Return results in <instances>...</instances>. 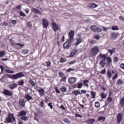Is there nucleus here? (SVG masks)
Returning a JSON list of instances; mask_svg holds the SVG:
<instances>
[{
  "label": "nucleus",
  "mask_w": 124,
  "mask_h": 124,
  "mask_svg": "<svg viewBox=\"0 0 124 124\" xmlns=\"http://www.w3.org/2000/svg\"><path fill=\"white\" fill-rule=\"evenodd\" d=\"M6 75L8 78H11L14 79H16L18 78H21L24 76V75L22 72H20L17 73L15 74L12 75L6 74Z\"/></svg>",
  "instance_id": "f257e3e1"
},
{
  "label": "nucleus",
  "mask_w": 124,
  "mask_h": 124,
  "mask_svg": "<svg viewBox=\"0 0 124 124\" xmlns=\"http://www.w3.org/2000/svg\"><path fill=\"white\" fill-rule=\"evenodd\" d=\"M89 52L91 56L94 57L99 52V48L97 46H95L90 50Z\"/></svg>",
  "instance_id": "f03ea898"
},
{
  "label": "nucleus",
  "mask_w": 124,
  "mask_h": 124,
  "mask_svg": "<svg viewBox=\"0 0 124 124\" xmlns=\"http://www.w3.org/2000/svg\"><path fill=\"white\" fill-rule=\"evenodd\" d=\"M27 112L25 110H22L18 113L17 116H21L20 119L24 121L26 120L28 118V117L25 116L27 114Z\"/></svg>",
  "instance_id": "7ed1b4c3"
},
{
  "label": "nucleus",
  "mask_w": 124,
  "mask_h": 124,
  "mask_svg": "<svg viewBox=\"0 0 124 124\" xmlns=\"http://www.w3.org/2000/svg\"><path fill=\"white\" fill-rule=\"evenodd\" d=\"M6 120L8 123H12V121L16 122L15 117L14 116V115L12 113L8 114V116L6 118Z\"/></svg>",
  "instance_id": "20e7f679"
},
{
  "label": "nucleus",
  "mask_w": 124,
  "mask_h": 124,
  "mask_svg": "<svg viewBox=\"0 0 124 124\" xmlns=\"http://www.w3.org/2000/svg\"><path fill=\"white\" fill-rule=\"evenodd\" d=\"M59 77L61 78L60 82H66L67 77L66 74L62 72L58 73Z\"/></svg>",
  "instance_id": "39448f33"
},
{
  "label": "nucleus",
  "mask_w": 124,
  "mask_h": 124,
  "mask_svg": "<svg viewBox=\"0 0 124 124\" xmlns=\"http://www.w3.org/2000/svg\"><path fill=\"white\" fill-rule=\"evenodd\" d=\"M83 35L80 33H78L76 37V42H75V46H77L82 41V39L83 37H82Z\"/></svg>",
  "instance_id": "423d86ee"
},
{
  "label": "nucleus",
  "mask_w": 124,
  "mask_h": 124,
  "mask_svg": "<svg viewBox=\"0 0 124 124\" xmlns=\"http://www.w3.org/2000/svg\"><path fill=\"white\" fill-rule=\"evenodd\" d=\"M92 30L94 32H99L102 31L101 29L96 26H92L90 27Z\"/></svg>",
  "instance_id": "0eeeda50"
},
{
  "label": "nucleus",
  "mask_w": 124,
  "mask_h": 124,
  "mask_svg": "<svg viewBox=\"0 0 124 124\" xmlns=\"http://www.w3.org/2000/svg\"><path fill=\"white\" fill-rule=\"evenodd\" d=\"M119 35V34L118 32L115 33L113 32L111 33L110 34V37L111 39L114 40L118 37Z\"/></svg>",
  "instance_id": "6e6552de"
},
{
  "label": "nucleus",
  "mask_w": 124,
  "mask_h": 124,
  "mask_svg": "<svg viewBox=\"0 0 124 124\" xmlns=\"http://www.w3.org/2000/svg\"><path fill=\"white\" fill-rule=\"evenodd\" d=\"M3 93L4 94L7 96H11L13 95L12 92L6 89L3 90Z\"/></svg>",
  "instance_id": "1a4fd4ad"
},
{
  "label": "nucleus",
  "mask_w": 124,
  "mask_h": 124,
  "mask_svg": "<svg viewBox=\"0 0 124 124\" xmlns=\"http://www.w3.org/2000/svg\"><path fill=\"white\" fill-rule=\"evenodd\" d=\"M74 32L72 30H71L69 33V39L68 41L69 42H71L73 40L74 38Z\"/></svg>",
  "instance_id": "9d476101"
},
{
  "label": "nucleus",
  "mask_w": 124,
  "mask_h": 124,
  "mask_svg": "<svg viewBox=\"0 0 124 124\" xmlns=\"http://www.w3.org/2000/svg\"><path fill=\"white\" fill-rule=\"evenodd\" d=\"M49 24V22L46 18H44L43 19L42 25L44 28H46Z\"/></svg>",
  "instance_id": "9b49d317"
},
{
  "label": "nucleus",
  "mask_w": 124,
  "mask_h": 124,
  "mask_svg": "<svg viewBox=\"0 0 124 124\" xmlns=\"http://www.w3.org/2000/svg\"><path fill=\"white\" fill-rule=\"evenodd\" d=\"M123 118L122 114L120 113H119L117 116V122L119 124L120 123Z\"/></svg>",
  "instance_id": "f8f14e48"
},
{
  "label": "nucleus",
  "mask_w": 124,
  "mask_h": 124,
  "mask_svg": "<svg viewBox=\"0 0 124 124\" xmlns=\"http://www.w3.org/2000/svg\"><path fill=\"white\" fill-rule=\"evenodd\" d=\"M52 25L53 29L55 32L59 30V27L55 23L53 22L52 23Z\"/></svg>",
  "instance_id": "ddd939ff"
},
{
  "label": "nucleus",
  "mask_w": 124,
  "mask_h": 124,
  "mask_svg": "<svg viewBox=\"0 0 124 124\" xmlns=\"http://www.w3.org/2000/svg\"><path fill=\"white\" fill-rule=\"evenodd\" d=\"M76 80V78L75 77L70 78L68 79V82L69 84H72L75 82Z\"/></svg>",
  "instance_id": "4468645a"
},
{
  "label": "nucleus",
  "mask_w": 124,
  "mask_h": 124,
  "mask_svg": "<svg viewBox=\"0 0 124 124\" xmlns=\"http://www.w3.org/2000/svg\"><path fill=\"white\" fill-rule=\"evenodd\" d=\"M19 104L22 107H25V102L24 99H20L19 100Z\"/></svg>",
  "instance_id": "2eb2a0df"
},
{
  "label": "nucleus",
  "mask_w": 124,
  "mask_h": 124,
  "mask_svg": "<svg viewBox=\"0 0 124 124\" xmlns=\"http://www.w3.org/2000/svg\"><path fill=\"white\" fill-rule=\"evenodd\" d=\"M44 102H45L44 100H42L39 102V105L40 107L45 109L46 107V105H45Z\"/></svg>",
  "instance_id": "dca6fc26"
},
{
  "label": "nucleus",
  "mask_w": 124,
  "mask_h": 124,
  "mask_svg": "<svg viewBox=\"0 0 124 124\" xmlns=\"http://www.w3.org/2000/svg\"><path fill=\"white\" fill-rule=\"evenodd\" d=\"M78 49H73L69 56V57H70L73 56L78 52Z\"/></svg>",
  "instance_id": "f3484780"
},
{
  "label": "nucleus",
  "mask_w": 124,
  "mask_h": 124,
  "mask_svg": "<svg viewBox=\"0 0 124 124\" xmlns=\"http://www.w3.org/2000/svg\"><path fill=\"white\" fill-rule=\"evenodd\" d=\"M71 46V43L69 42L68 43L67 42H65L64 43L63 45V47L65 48L68 49L69 48L70 46Z\"/></svg>",
  "instance_id": "a211bd4d"
},
{
  "label": "nucleus",
  "mask_w": 124,
  "mask_h": 124,
  "mask_svg": "<svg viewBox=\"0 0 124 124\" xmlns=\"http://www.w3.org/2000/svg\"><path fill=\"white\" fill-rule=\"evenodd\" d=\"M17 85V84L15 83H13L9 84L8 85V86L10 89H13L16 87Z\"/></svg>",
  "instance_id": "6ab92c4d"
},
{
  "label": "nucleus",
  "mask_w": 124,
  "mask_h": 124,
  "mask_svg": "<svg viewBox=\"0 0 124 124\" xmlns=\"http://www.w3.org/2000/svg\"><path fill=\"white\" fill-rule=\"evenodd\" d=\"M38 91L39 92V94L40 96H43L45 94V91L43 88H41L38 90Z\"/></svg>",
  "instance_id": "aec40b11"
},
{
  "label": "nucleus",
  "mask_w": 124,
  "mask_h": 124,
  "mask_svg": "<svg viewBox=\"0 0 124 124\" xmlns=\"http://www.w3.org/2000/svg\"><path fill=\"white\" fill-rule=\"evenodd\" d=\"M67 86L66 85H64L62 86L60 88V90L62 92H66L67 91Z\"/></svg>",
  "instance_id": "412c9836"
},
{
  "label": "nucleus",
  "mask_w": 124,
  "mask_h": 124,
  "mask_svg": "<svg viewBox=\"0 0 124 124\" xmlns=\"http://www.w3.org/2000/svg\"><path fill=\"white\" fill-rule=\"evenodd\" d=\"M105 60H101L99 62V64L101 67L104 68L106 64L105 63Z\"/></svg>",
  "instance_id": "4be33fe9"
},
{
  "label": "nucleus",
  "mask_w": 124,
  "mask_h": 124,
  "mask_svg": "<svg viewBox=\"0 0 124 124\" xmlns=\"http://www.w3.org/2000/svg\"><path fill=\"white\" fill-rule=\"evenodd\" d=\"M9 42L10 44L13 46H16L17 42L13 40L12 39H9Z\"/></svg>",
  "instance_id": "5701e85b"
},
{
  "label": "nucleus",
  "mask_w": 124,
  "mask_h": 124,
  "mask_svg": "<svg viewBox=\"0 0 124 124\" xmlns=\"http://www.w3.org/2000/svg\"><path fill=\"white\" fill-rule=\"evenodd\" d=\"M24 97L28 101H29L30 100L32 99V97L30 96L28 94H26L25 95V96H24Z\"/></svg>",
  "instance_id": "b1692460"
},
{
  "label": "nucleus",
  "mask_w": 124,
  "mask_h": 124,
  "mask_svg": "<svg viewBox=\"0 0 124 124\" xmlns=\"http://www.w3.org/2000/svg\"><path fill=\"white\" fill-rule=\"evenodd\" d=\"M124 83L123 81L121 79H118L117 82L116 83V84L118 85H120L124 84Z\"/></svg>",
  "instance_id": "393cba45"
},
{
  "label": "nucleus",
  "mask_w": 124,
  "mask_h": 124,
  "mask_svg": "<svg viewBox=\"0 0 124 124\" xmlns=\"http://www.w3.org/2000/svg\"><path fill=\"white\" fill-rule=\"evenodd\" d=\"M120 104L122 107H124V98H122L120 101Z\"/></svg>",
  "instance_id": "a878e982"
},
{
  "label": "nucleus",
  "mask_w": 124,
  "mask_h": 124,
  "mask_svg": "<svg viewBox=\"0 0 124 124\" xmlns=\"http://www.w3.org/2000/svg\"><path fill=\"white\" fill-rule=\"evenodd\" d=\"M95 121V120L94 119H89L86 121V122L89 124H92Z\"/></svg>",
  "instance_id": "bb28decb"
},
{
  "label": "nucleus",
  "mask_w": 124,
  "mask_h": 124,
  "mask_svg": "<svg viewBox=\"0 0 124 124\" xmlns=\"http://www.w3.org/2000/svg\"><path fill=\"white\" fill-rule=\"evenodd\" d=\"M45 97V99L44 100V101L47 104L48 103L50 102V98L48 96H44Z\"/></svg>",
  "instance_id": "cd10ccee"
},
{
  "label": "nucleus",
  "mask_w": 124,
  "mask_h": 124,
  "mask_svg": "<svg viewBox=\"0 0 124 124\" xmlns=\"http://www.w3.org/2000/svg\"><path fill=\"white\" fill-rule=\"evenodd\" d=\"M107 71V74L108 75L107 78H110L112 77V75L111 71L110 69H108Z\"/></svg>",
  "instance_id": "c85d7f7f"
},
{
  "label": "nucleus",
  "mask_w": 124,
  "mask_h": 124,
  "mask_svg": "<svg viewBox=\"0 0 124 124\" xmlns=\"http://www.w3.org/2000/svg\"><path fill=\"white\" fill-rule=\"evenodd\" d=\"M89 80H85L82 81L83 85L85 86H86L87 87H89L88 84L87 83H89Z\"/></svg>",
  "instance_id": "c756f323"
},
{
  "label": "nucleus",
  "mask_w": 124,
  "mask_h": 124,
  "mask_svg": "<svg viewBox=\"0 0 124 124\" xmlns=\"http://www.w3.org/2000/svg\"><path fill=\"white\" fill-rule=\"evenodd\" d=\"M105 118L104 116H101L98 118V121H100V122H104L105 120Z\"/></svg>",
  "instance_id": "7c9ffc66"
},
{
  "label": "nucleus",
  "mask_w": 124,
  "mask_h": 124,
  "mask_svg": "<svg viewBox=\"0 0 124 124\" xmlns=\"http://www.w3.org/2000/svg\"><path fill=\"white\" fill-rule=\"evenodd\" d=\"M106 54H100L99 56L100 57L103 58V59H102L101 60H103L105 61L106 58L107 57V56Z\"/></svg>",
  "instance_id": "2f4dec72"
},
{
  "label": "nucleus",
  "mask_w": 124,
  "mask_h": 124,
  "mask_svg": "<svg viewBox=\"0 0 124 124\" xmlns=\"http://www.w3.org/2000/svg\"><path fill=\"white\" fill-rule=\"evenodd\" d=\"M89 6L91 8H94L96 7L98 5L94 3H91L89 4Z\"/></svg>",
  "instance_id": "473e14b6"
},
{
  "label": "nucleus",
  "mask_w": 124,
  "mask_h": 124,
  "mask_svg": "<svg viewBox=\"0 0 124 124\" xmlns=\"http://www.w3.org/2000/svg\"><path fill=\"white\" fill-rule=\"evenodd\" d=\"M90 92V93L91 94V97L92 98H94L96 96V92L93 91H91Z\"/></svg>",
  "instance_id": "72a5a7b5"
},
{
  "label": "nucleus",
  "mask_w": 124,
  "mask_h": 124,
  "mask_svg": "<svg viewBox=\"0 0 124 124\" xmlns=\"http://www.w3.org/2000/svg\"><path fill=\"white\" fill-rule=\"evenodd\" d=\"M115 48H113L112 49H108V50L110 54L112 55L113 53H115Z\"/></svg>",
  "instance_id": "f704fd0d"
},
{
  "label": "nucleus",
  "mask_w": 124,
  "mask_h": 124,
  "mask_svg": "<svg viewBox=\"0 0 124 124\" xmlns=\"http://www.w3.org/2000/svg\"><path fill=\"white\" fill-rule=\"evenodd\" d=\"M106 61L108 62H109V63L112 64V60L111 58L109 57H107L106 58Z\"/></svg>",
  "instance_id": "c9c22d12"
},
{
  "label": "nucleus",
  "mask_w": 124,
  "mask_h": 124,
  "mask_svg": "<svg viewBox=\"0 0 124 124\" xmlns=\"http://www.w3.org/2000/svg\"><path fill=\"white\" fill-rule=\"evenodd\" d=\"M80 91V90H78V91H74L72 92V93L74 94L75 95L77 96L78 94H81V93L78 91Z\"/></svg>",
  "instance_id": "e433bc0d"
},
{
  "label": "nucleus",
  "mask_w": 124,
  "mask_h": 124,
  "mask_svg": "<svg viewBox=\"0 0 124 124\" xmlns=\"http://www.w3.org/2000/svg\"><path fill=\"white\" fill-rule=\"evenodd\" d=\"M62 120L64 122L68 124H70L71 123V121L70 120H69L68 119L66 118L63 119Z\"/></svg>",
  "instance_id": "4c0bfd02"
},
{
  "label": "nucleus",
  "mask_w": 124,
  "mask_h": 124,
  "mask_svg": "<svg viewBox=\"0 0 124 124\" xmlns=\"http://www.w3.org/2000/svg\"><path fill=\"white\" fill-rule=\"evenodd\" d=\"M24 83L23 80H22L19 81H18L17 82V85H19L23 86Z\"/></svg>",
  "instance_id": "58836bf2"
},
{
  "label": "nucleus",
  "mask_w": 124,
  "mask_h": 124,
  "mask_svg": "<svg viewBox=\"0 0 124 124\" xmlns=\"http://www.w3.org/2000/svg\"><path fill=\"white\" fill-rule=\"evenodd\" d=\"M95 107L96 108H99L100 106V103L98 101H96L95 103Z\"/></svg>",
  "instance_id": "ea45409f"
},
{
  "label": "nucleus",
  "mask_w": 124,
  "mask_h": 124,
  "mask_svg": "<svg viewBox=\"0 0 124 124\" xmlns=\"http://www.w3.org/2000/svg\"><path fill=\"white\" fill-rule=\"evenodd\" d=\"M29 82L31 84V85L33 86H35L36 85L35 83L32 79L30 80L29 81Z\"/></svg>",
  "instance_id": "a19ab883"
},
{
  "label": "nucleus",
  "mask_w": 124,
  "mask_h": 124,
  "mask_svg": "<svg viewBox=\"0 0 124 124\" xmlns=\"http://www.w3.org/2000/svg\"><path fill=\"white\" fill-rule=\"evenodd\" d=\"M37 8H39V7L37 8V9H36L34 8H33L32 9V11L35 14H37L38 10L37 9Z\"/></svg>",
  "instance_id": "79ce46f5"
},
{
  "label": "nucleus",
  "mask_w": 124,
  "mask_h": 124,
  "mask_svg": "<svg viewBox=\"0 0 124 124\" xmlns=\"http://www.w3.org/2000/svg\"><path fill=\"white\" fill-rule=\"evenodd\" d=\"M111 29L113 30H118V27L116 25L112 26L111 27Z\"/></svg>",
  "instance_id": "37998d69"
},
{
  "label": "nucleus",
  "mask_w": 124,
  "mask_h": 124,
  "mask_svg": "<svg viewBox=\"0 0 124 124\" xmlns=\"http://www.w3.org/2000/svg\"><path fill=\"white\" fill-rule=\"evenodd\" d=\"M5 71L7 73H14V71L8 69H5Z\"/></svg>",
  "instance_id": "c03bdc74"
},
{
  "label": "nucleus",
  "mask_w": 124,
  "mask_h": 124,
  "mask_svg": "<svg viewBox=\"0 0 124 124\" xmlns=\"http://www.w3.org/2000/svg\"><path fill=\"white\" fill-rule=\"evenodd\" d=\"M47 105L50 107L51 109H52L53 107V106L52 105V103L51 102H50L49 103H47Z\"/></svg>",
  "instance_id": "a18cd8bd"
},
{
  "label": "nucleus",
  "mask_w": 124,
  "mask_h": 124,
  "mask_svg": "<svg viewBox=\"0 0 124 124\" xmlns=\"http://www.w3.org/2000/svg\"><path fill=\"white\" fill-rule=\"evenodd\" d=\"M35 116L34 118V119L38 121L39 117V115L37 114H35Z\"/></svg>",
  "instance_id": "49530a36"
},
{
  "label": "nucleus",
  "mask_w": 124,
  "mask_h": 124,
  "mask_svg": "<svg viewBox=\"0 0 124 124\" xmlns=\"http://www.w3.org/2000/svg\"><path fill=\"white\" fill-rule=\"evenodd\" d=\"M83 86V85L82 83H78L77 84V87L79 89L80 88Z\"/></svg>",
  "instance_id": "de8ad7c7"
},
{
  "label": "nucleus",
  "mask_w": 124,
  "mask_h": 124,
  "mask_svg": "<svg viewBox=\"0 0 124 124\" xmlns=\"http://www.w3.org/2000/svg\"><path fill=\"white\" fill-rule=\"evenodd\" d=\"M101 98L102 99H104L107 96L104 93H102L101 94Z\"/></svg>",
  "instance_id": "09e8293b"
},
{
  "label": "nucleus",
  "mask_w": 124,
  "mask_h": 124,
  "mask_svg": "<svg viewBox=\"0 0 124 124\" xmlns=\"http://www.w3.org/2000/svg\"><path fill=\"white\" fill-rule=\"evenodd\" d=\"M19 46L20 47H21L24 46V44L23 43H17L16 46Z\"/></svg>",
  "instance_id": "8fccbe9b"
},
{
  "label": "nucleus",
  "mask_w": 124,
  "mask_h": 124,
  "mask_svg": "<svg viewBox=\"0 0 124 124\" xmlns=\"http://www.w3.org/2000/svg\"><path fill=\"white\" fill-rule=\"evenodd\" d=\"M66 61V58L64 59L62 57L61 58L60 62L62 63L65 62Z\"/></svg>",
  "instance_id": "3c124183"
},
{
  "label": "nucleus",
  "mask_w": 124,
  "mask_h": 124,
  "mask_svg": "<svg viewBox=\"0 0 124 124\" xmlns=\"http://www.w3.org/2000/svg\"><path fill=\"white\" fill-rule=\"evenodd\" d=\"M0 24L1 25L3 26H7L8 24V23L6 22L1 23Z\"/></svg>",
  "instance_id": "603ef678"
},
{
  "label": "nucleus",
  "mask_w": 124,
  "mask_h": 124,
  "mask_svg": "<svg viewBox=\"0 0 124 124\" xmlns=\"http://www.w3.org/2000/svg\"><path fill=\"white\" fill-rule=\"evenodd\" d=\"M117 74L118 72L117 71H116V73H115V74L114 75V76L112 78V79L113 80L117 78L118 76Z\"/></svg>",
  "instance_id": "864d4df0"
},
{
  "label": "nucleus",
  "mask_w": 124,
  "mask_h": 124,
  "mask_svg": "<svg viewBox=\"0 0 124 124\" xmlns=\"http://www.w3.org/2000/svg\"><path fill=\"white\" fill-rule=\"evenodd\" d=\"M100 37L99 35L98 34L95 35L94 36V38L97 40L99 39Z\"/></svg>",
  "instance_id": "5fc2aeb1"
},
{
  "label": "nucleus",
  "mask_w": 124,
  "mask_h": 124,
  "mask_svg": "<svg viewBox=\"0 0 124 124\" xmlns=\"http://www.w3.org/2000/svg\"><path fill=\"white\" fill-rule=\"evenodd\" d=\"M5 52L4 51H0V57H2L5 54Z\"/></svg>",
  "instance_id": "6e6d98bb"
},
{
  "label": "nucleus",
  "mask_w": 124,
  "mask_h": 124,
  "mask_svg": "<svg viewBox=\"0 0 124 124\" xmlns=\"http://www.w3.org/2000/svg\"><path fill=\"white\" fill-rule=\"evenodd\" d=\"M19 15L20 16H26V15L23 13V12H18Z\"/></svg>",
  "instance_id": "4d7b16f0"
},
{
  "label": "nucleus",
  "mask_w": 124,
  "mask_h": 124,
  "mask_svg": "<svg viewBox=\"0 0 124 124\" xmlns=\"http://www.w3.org/2000/svg\"><path fill=\"white\" fill-rule=\"evenodd\" d=\"M118 60V58L116 57H115L113 59V61L114 62H116Z\"/></svg>",
  "instance_id": "13d9d810"
},
{
  "label": "nucleus",
  "mask_w": 124,
  "mask_h": 124,
  "mask_svg": "<svg viewBox=\"0 0 124 124\" xmlns=\"http://www.w3.org/2000/svg\"><path fill=\"white\" fill-rule=\"evenodd\" d=\"M76 60H74L73 61H71L69 62L68 64L69 65H71L73 64H74V63L76 62Z\"/></svg>",
  "instance_id": "bf43d9fd"
},
{
  "label": "nucleus",
  "mask_w": 124,
  "mask_h": 124,
  "mask_svg": "<svg viewBox=\"0 0 124 124\" xmlns=\"http://www.w3.org/2000/svg\"><path fill=\"white\" fill-rule=\"evenodd\" d=\"M23 52L25 54H27L28 53V50L27 49H24L23 50Z\"/></svg>",
  "instance_id": "052dcab7"
},
{
  "label": "nucleus",
  "mask_w": 124,
  "mask_h": 124,
  "mask_svg": "<svg viewBox=\"0 0 124 124\" xmlns=\"http://www.w3.org/2000/svg\"><path fill=\"white\" fill-rule=\"evenodd\" d=\"M106 70L105 69H103L100 72V73L102 74H104L106 72Z\"/></svg>",
  "instance_id": "680f3d73"
},
{
  "label": "nucleus",
  "mask_w": 124,
  "mask_h": 124,
  "mask_svg": "<svg viewBox=\"0 0 124 124\" xmlns=\"http://www.w3.org/2000/svg\"><path fill=\"white\" fill-rule=\"evenodd\" d=\"M96 42V41L95 40H90V43L91 44H93Z\"/></svg>",
  "instance_id": "e2e57ef3"
},
{
  "label": "nucleus",
  "mask_w": 124,
  "mask_h": 124,
  "mask_svg": "<svg viewBox=\"0 0 124 124\" xmlns=\"http://www.w3.org/2000/svg\"><path fill=\"white\" fill-rule=\"evenodd\" d=\"M107 100L109 103L112 101V98L110 97H108L107 98Z\"/></svg>",
  "instance_id": "0e129e2a"
},
{
  "label": "nucleus",
  "mask_w": 124,
  "mask_h": 124,
  "mask_svg": "<svg viewBox=\"0 0 124 124\" xmlns=\"http://www.w3.org/2000/svg\"><path fill=\"white\" fill-rule=\"evenodd\" d=\"M120 66L121 68L124 70V64L123 63H121L120 65Z\"/></svg>",
  "instance_id": "69168bd1"
},
{
  "label": "nucleus",
  "mask_w": 124,
  "mask_h": 124,
  "mask_svg": "<svg viewBox=\"0 0 124 124\" xmlns=\"http://www.w3.org/2000/svg\"><path fill=\"white\" fill-rule=\"evenodd\" d=\"M16 8L17 10L21 11V7L20 5H18L16 7Z\"/></svg>",
  "instance_id": "338daca9"
},
{
  "label": "nucleus",
  "mask_w": 124,
  "mask_h": 124,
  "mask_svg": "<svg viewBox=\"0 0 124 124\" xmlns=\"http://www.w3.org/2000/svg\"><path fill=\"white\" fill-rule=\"evenodd\" d=\"M46 64L47 65V66L48 67H50L51 65V63L49 61H48L46 63Z\"/></svg>",
  "instance_id": "774afa93"
}]
</instances>
